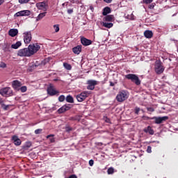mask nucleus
<instances>
[{
  "label": "nucleus",
  "mask_w": 178,
  "mask_h": 178,
  "mask_svg": "<svg viewBox=\"0 0 178 178\" xmlns=\"http://www.w3.org/2000/svg\"><path fill=\"white\" fill-rule=\"evenodd\" d=\"M8 34L10 37H16V35L19 34V30L16 29H10Z\"/></svg>",
  "instance_id": "obj_17"
},
{
  "label": "nucleus",
  "mask_w": 178,
  "mask_h": 178,
  "mask_svg": "<svg viewBox=\"0 0 178 178\" xmlns=\"http://www.w3.org/2000/svg\"><path fill=\"white\" fill-rule=\"evenodd\" d=\"M54 30H55V32H56V33H58V32L59 31V30H60V29H59V25H54Z\"/></svg>",
  "instance_id": "obj_36"
},
{
  "label": "nucleus",
  "mask_w": 178,
  "mask_h": 178,
  "mask_svg": "<svg viewBox=\"0 0 178 178\" xmlns=\"http://www.w3.org/2000/svg\"><path fill=\"white\" fill-rule=\"evenodd\" d=\"M152 120H154V123L156 124H161V123H163V122H166L169 119L168 116L163 117H152Z\"/></svg>",
  "instance_id": "obj_7"
},
{
  "label": "nucleus",
  "mask_w": 178,
  "mask_h": 178,
  "mask_svg": "<svg viewBox=\"0 0 178 178\" xmlns=\"http://www.w3.org/2000/svg\"><path fill=\"white\" fill-rule=\"evenodd\" d=\"M70 104H65L61 108H60L57 112L58 113H64V112H66V111H69L70 109Z\"/></svg>",
  "instance_id": "obj_14"
},
{
  "label": "nucleus",
  "mask_w": 178,
  "mask_h": 178,
  "mask_svg": "<svg viewBox=\"0 0 178 178\" xmlns=\"http://www.w3.org/2000/svg\"><path fill=\"white\" fill-rule=\"evenodd\" d=\"M42 133V129H38L35 130V134H41Z\"/></svg>",
  "instance_id": "obj_34"
},
{
  "label": "nucleus",
  "mask_w": 178,
  "mask_h": 178,
  "mask_svg": "<svg viewBox=\"0 0 178 178\" xmlns=\"http://www.w3.org/2000/svg\"><path fill=\"white\" fill-rule=\"evenodd\" d=\"M155 8V3H152L149 6V9H154Z\"/></svg>",
  "instance_id": "obj_43"
},
{
  "label": "nucleus",
  "mask_w": 178,
  "mask_h": 178,
  "mask_svg": "<svg viewBox=\"0 0 178 178\" xmlns=\"http://www.w3.org/2000/svg\"><path fill=\"white\" fill-rule=\"evenodd\" d=\"M154 72L156 74H162L165 72V67L161 60H156L154 64Z\"/></svg>",
  "instance_id": "obj_3"
},
{
  "label": "nucleus",
  "mask_w": 178,
  "mask_h": 178,
  "mask_svg": "<svg viewBox=\"0 0 178 178\" xmlns=\"http://www.w3.org/2000/svg\"><path fill=\"white\" fill-rule=\"evenodd\" d=\"M31 32H25L24 33V41L25 44H30L31 42Z\"/></svg>",
  "instance_id": "obj_12"
},
{
  "label": "nucleus",
  "mask_w": 178,
  "mask_h": 178,
  "mask_svg": "<svg viewBox=\"0 0 178 178\" xmlns=\"http://www.w3.org/2000/svg\"><path fill=\"white\" fill-rule=\"evenodd\" d=\"M87 90H95V86L98 85V82L95 80H88L87 81Z\"/></svg>",
  "instance_id": "obj_10"
},
{
  "label": "nucleus",
  "mask_w": 178,
  "mask_h": 178,
  "mask_svg": "<svg viewBox=\"0 0 178 178\" xmlns=\"http://www.w3.org/2000/svg\"><path fill=\"white\" fill-rule=\"evenodd\" d=\"M31 15V11L29 10H24L17 12L15 14V17H19L20 16H30Z\"/></svg>",
  "instance_id": "obj_11"
},
{
  "label": "nucleus",
  "mask_w": 178,
  "mask_h": 178,
  "mask_svg": "<svg viewBox=\"0 0 178 178\" xmlns=\"http://www.w3.org/2000/svg\"><path fill=\"white\" fill-rule=\"evenodd\" d=\"M125 79L127 80H131L132 83H134L136 86H140L141 80L138 78V75L135 74H128L124 76Z\"/></svg>",
  "instance_id": "obj_2"
},
{
  "label": "nucleus",
  "mask_w": 178,
  "mask_h": 178,
  "mask_svg": "<svg viewBox=\"0 0 178 178\" xmlns=\"http://www.w3.org/2000/svg\"><path fill=\"white\" fill-rule=\"evenodd\" d=\"M65 99L67 102H69V104H74V99H73L72 95H67Z\"/></svg>",
  "instance_id": "obj_25"
},
{
  "label": "nucleus",
  "mask_w": 178,
  "mask_h": 178,
  "mask_svg": "<svg viewBox=\"0 0 178 178\" xmlns=\"http://www.w3.org/2000/svg\"><path fill=\"white\" fill-rule=\"evenodd\" d=\"M12 141H13V143L17 147H19V145H22V140H20V138H19V137L16 135H15L12 137Z\"/></svg>",
  "instance_id": "obj_15"
},
{
  "label": "nucleus",
  "mask_w": 178,
  "mask_h": 178,
  "mask_svg": "<svg viewBox=\"0 0 178 178\" xmlns=\"http://www.w3.org/2000/svg\"><path fill=\"white\" fill-rule=\"evenodd\" d=\"M46 15H47V12L40 13L36 18L37 22H39V20H41V19H43L44 17H45Z\"/></svg>",
  "instance_id": "obj_26"
},
{
  "label": "nucleus",
  "mask_w": 178,
  "mask_h": 178,
  "mask_svg": "<svg viewBox=\"0 0 178 178\" xmlns=\"http://www.w3.org/2000/svg\"><path fill=\"white\" fill-rule=\"evenodd\" d=\"M143 2L145 3H151V2H152V0H143Z\"/></svg>",
  "instance_id": "obj_45"
},
{
  "label": "nucleus",
  "mask_w": 178,
  "mask_h": 178,
  "mask_svg": "<svg viewBox=\"0 0 178 178\" xmlns=\"http://www.w3.org/2000/svg\"><path fill=\"white\" fill-rule=\"evenodd\" d=\"M72 51L76 55H80V52H81V46L78 45L72 48Z\"/></svg>",
  "instance_id": "obj_21"
},
{
  "label": "nucleus",
  "mask_w": 178,
  "mask_h": 178,
  "mask_svg": "<svg viewBox=\"0 0 178 178\" xmlns=\"http://www.w3.org/2000/svg\"><path fill=\"white\" fill-rule=\"evenodd\" d=\"M41 47L38 44H29L28 46V48H24L18 50L17 51V56L21 57H30L33 56L34 54H37L38 51H40V49Z\"/></svg>",
  "instance_id": "obj_1"
},
{
  "label": "nucleus",
  "mask_w": 178,
  "mask_h": 178,
  "mask_svg": "<svg viewBox=\"0 0 178 178\" xmlns=\"http://www.w3.org/2000/svg\"><path fill=\"white\" fill-rule=\"evenodd\" d=\"M81 42L85 47H88V45H91V44H92V41L91 40L87 39L86 38H81Z\"/></svg>",
  "instance_id": "obj_16"
},
{
  "label": "nucleus",
  "mask_w": 178,
  "mask_h": 178,
  "mask_svg": "<svg viewBox=\"0 0 178 178\" xmlns=\"http://www.w3.org/2000/svg\"><path fill=\"white\" fill-rule=\"evenodd\" d=\"M67 178H77V175H70L69 177H67Z\"/></svg>",
  "instance_id": "obj_47"
},
{
  "label": "nucleus",
  "mask_w": 178,
  "mask_h": 178,
  "mask_svg": "<svg viewBox=\"0 0 178 178\" xmlns=\"http://www.w3.org/2000/svg\"><path fill=\"white\" fill-rule=\"evenodd\" d=\"M108 175H113L115 173V169L112 167L109 168L107 170Z\"/></svg>",
  "instance_id": "obj_29"
},
{
  "label": "nucleus",
  "mask_w": 178,
  "mask_h": 178,
  "mask_svg": "<svg viewBox=\"0 0 178 178\" xmlns=\"http://www.w3.org/2000/svg\"><path fill=\"white\" fill-rule=\"evenodd\" d=\"M10 105H6L5 104H1V108L3 109V111H8L9 109V107Z\"/></svg>",
  "instance_id": "obj_30"
},
{
  "label": "nucleus",
  "mask_w": 178,
  "mask_h": 178,
  "mask_svg": "<svg viewBox=\"0 0 178 178\" xmlns=\"http://www.w3.org/2000/svg\"><path fill=\"white\" fill-rule=\"evenodd\" d=\"M89 165H90V166H93L94 165V160H90Z\"/></svg>",
  "instance_id": "obj_44"
},
{
  "label": "nucleus",
  "mask_w": 178,
  "mask_h": 178,
  "mask_svg": "<svg viewBox=\"0 0 178 178\" xmlns=\"http://www.w3.org/2000/svg\"><path fill=\"white\" fill-rule=\"evenodd\" d=\"M90 9H91V10H92V9H93V8H92V7H90Z\"/></svg>",
  "instance_id": "obj_53"
},
{
  "label": "nucleus",
  "mask_w": 178,
  "mask_h": 178,
  "mask_svg": "<svg viewBox=\"0 0 178 178\" xmlns=\"http://www.w3.org/2000/svg\"><path fill=\"white\" fill-rule=\"evenodd\" d=\"M105 122H106V123H111V119H109V118H105Z\"/></svg>",
  "instance_id": "obj_48"
},
{
  "label": "nucleus",
  "mask_w": 178,
  "mask_h": 178,
  "mask_svg": "<svg viewBox=\"0 0 178 178\" xmlns=\"http://www.w3.org/2000/svg\"><path fill=\"white\" fill-rule=\"evenodd\" d=\"M147 152L148 154H151V152H152V147H151V146H147Z\"/></svg>",
  "instance_id": "obj_37"
},
{
  "label": "nucleus",
  "mask_w": 178,
  "mask_h": 178,
  "mask_svg": "<svg viewBox=\"0 0 178 178\" xmlns=\"http://www.w3.org/2000/svg\"><path fill=\"white\" fill-rule=\"evenodd\" d=\"M67 13H68V15H72V13H73V9H68Z\"/></svg>",
  "instance_id": "obj_46"
},
{
  "label": "nucleus",
  "mask_w": 178,
  "mask_h": 178,
  "mask_svg": "<svg viewBox=\"0 0 178 178\" xmlns=\"http://www.w3.org/2000/svg\"><path fill=\"white\" fill-rule=\"evenodd\" d=\"M36 8H38L39 10L47 12L48 9V4H47V2L45 1L39 2L36 3Z\"/></svg>",
  "instance_id": "obj_8"
},
{
  "label": "nucleus",
  "mask_w": 178,
  "mask_h": 178,
  "mask_svg": "<svg viewBox=\"0 0 178 178\" xmlns=\"http://www.w3.org/2000/svg\"><path fill=\"white\" fill-rule=\"evenodd\" d=\"M115 21V17H113V15H106L104 17V22H114Z\"/></svg>",
  "instance_id": "obj_20"
},
{
  "label": "nucleus",
  "mask_w": 178,
  "mask_h": 178,
  "mask_svg": "<svg viewBox=\"0 0 178 178\" xmlns=\"http://www.w3.org/2000/svg\"><path fill=\"white\" fill-rule=\"evenodd\" d=\"M0 127H1V122H0Z\"/></svg>",
  "instance_id": "obj_54"
},
{
  "label": "nucleus",
  "mask_w": 178,
  "mask_h": 178,
  "mask_svg": "<svg viewBox=\"0 0 178 178\" xmlns=\"http://www.w3.org/2000/svg\"><path fill=\"white\" fill-rule=\"evenodd\" d=\"M0 67H2L3 69H5V67H6V63L1 62L0 63Z\"/></svg>",
  "instance_id": "obj_39"
},
{
  "label": "nucleus",
  "mask_w": 178,
  "mask_h": 178,
  "mask_svg": "<svg viewBox=\"0 0 178 178\" xmlns=\"http://www.w3.org/2000/svg\"><path fill=\"white\" fill-rule=\"evenodd\" d=\"M47 94L51 97H54V95H56V94H59V91L56 90L55 88H54V85L50 84L47 88Z\"/></svg>",
  "instance_id": "obj_9"
},
{
  "label": "nucleus",
  "mask_w": 178,
  "mask_h": 178,
  "mask_svg": "<svg viewBox=\"0 0 178 178\" xmlns=\"http://www.w3.org/2000/svg\"><path fill=\"white\" fill-rule=\"evenodd\" d=\"M102 26L103 27H106V29H112V27H113V23L103 22Z\"/></svg>",
  "instance_id": "obj_22"
},
{
  "label": "nucleus",
  "mask_w": 178,
  "mask_h": 178,
  "mask_svg": "<svg viewBox=\"0 0 178 178\" xmlns=\"http://www.w3.org/2000/svg\"><path fill=\"white\" fill-rule=\"evenodd\" d=\"M140 108L139 107H136L135 108V114L136 115H138V113H140Z\"/></svg>",
  "instance_id": "obj_38"
},
{
  "label": "nucleus",
  "mask_w": 178,
  "mask_h": 178,
  "mask_svg": "<svg viewBox=\"0 0 178 178\" xmlns=\"http://www.w3.org/2000/svg\"><path fill=\"white\" fill-rule=\"evenodd\" d=\"M90 94H91V92L83 91L80 94L77 95L76 96V98L78 102H83V101H84L86 98H88V97H90Z\"/></svg>",
  "instance_id": "obj_6"
},
{
  "label": "nucleus",
  "mask_w": 178,
  "mask_h": 178,
  "mask_svg": "<svg viewBox=\"0 0 178 178\" xmlns=\"http://www.w3.org/2000/svg\"><path fill=\"white\" fill-rule=\"evenodd\" d=\"M65 95H61L60 96H59L58 97V101L59 102H63V101H65Z\"/></svg>",
  "instance_id": "obj_32"
},
{
  "label": "nucleus",
  "mask_w": 178,
  "mask_h": 178,
  "mask_svg": "<svg viewBox=\"0 0 178 178\" xmlns=\"http://www.w3.org/2000/svg\"><path fill=\"white\" fill-rule=\"evenodd\" d=\"M63 66L67 70H72V65L67 63H64Z\"/></svg>",
  "instance_id": "obj_27"
},
{
  "label": "nucleus",
  "mask_w": 178,
  "mask_h": 178,
  "mask_svg": "<svg viewBox=\"0 0 178 178\" xmlns=\"http://www.w3.org/2000/svg\"><path fill=\"white\" fill-rule=\"evenodd\" d=\"M54 134H50L47 136V138H49L50 143H54L55 141V138H54Z\"/></svg>",
  "instance_id": "obj_28"
},
{
  "label": "nucleus",
  "mask_w": 178,
  "mask_h": 178,
  "mask_svg": "<svg viewBox=\"0 0 178 178\" xmlns=\"http://www.w3.org/2000/svg\"><path fill=\"white\" fill-rule=\"evenodd\" d=\"M143 131L145 133H148L149 134H150V136H154L155 131H154V129H152V127H151V126H148L147 128H145L143 129Z\"/></svg>",
  "instance_id": "obj_18"
},
{
  "label": "nucleus",
  "mask_w": 178,
  "mask_h": 178,
  "mask_svg": "<svg viewBox=\"0 0 178 178\" xmlns=\"http://www.w3.org/2000/svg\"><path fill=\"white\" fill-rule=\"evenodd\" d=\"M148 112H154L155 111V109H154V108L152 107H147V108Z\"/></svg>",
  "instance_id": "obj_40"
},
{
  "label": "nucleus",
  "mask_w": 178,
  "mask_h": 178,
  "mask_svg": "<svg viewBox=\"0 0 178 178\" xmlns=\"http://www.w3.org/2000/svg\"><path fill=\"white\" fill-rule=\"evenodd\" d=\"M2 104H3V100L1 98H0V104L2 105Z\"/></svg>",
  "instance_id": "obj_52"
},
{
  "label": "nucleus",
  "mask_w": 178,
  "mask_h": 178,
  "mask_svg": "<svg viewBox=\"0 0 178 178\" xmlns=\"http://www.w3.org/2000/svg\"><path fill=\"white\" fill-rule=\"evenodd\" d=\"M3 2H5L4 0H0V6L3 3Z\"/></svg>",
  "instance_id": "obj_51"
},
{
  "label": "nucleus",
  "mask_w": 178,
  "mask_h": 178,
  "mask_svg": "<svg viewBox=\"0 0 178 178\" xmlns=\"http://www.w3.org/2000/svg\"><path fill=\"white\" fill-rule=\"evenodd\" d=\"M144 36L145 38H152L154 37V33H152V31L146 30L144 32Z\"/></svg>",
  "instance_id": "obj_19"
},
{
  "label": "nucleus",
  "mask_w": 178,
  "mask_h": 178,
  "mask_svg": "<svg viewBox=\"0 0 178 178\" xmlns=\"http://www.w3.org/2000/svg\"><path fill=\"white\" fill-rule=\"evenodd\" d=\"M19 90H20L21 92H26V91H27V87L22 86L19 88Z\"/></svg>",
  "instance_id": "obj_31"
},
{
  "label": "nucleus",
  "mask_w": 178,
  "mask_h": 178,
  "mask_svg": "<svg viewBox=\"0 0 178 178\" xmlns=\"http://www.w3.org/2000/svg\"><path fill=\"white\" fill-rule=\"evenodd\" d=\"M129 98V92L126 90H122L118 92L116 96V99L118 102H123Z\"/></svg>",
  "instance_id": "obj_4"
},
{
  "label": "nucleus",
  "mask_w": 178,
  "mask_h": 178,
  "mask_svg": "<svg viewBox=\"0 0 178 178\" xmlns=\"http://www.w3.org/2000/svg\"><path fill=\"white\" fill-rule=\"evenodd\" d=\"M104 1L106 3H111V2H112V0H104Z\"/></svg>",
  "instance_id": "obj_49"
},
{
  "label": "nucleus",
  "mask_w": 178,
  "mask_h": 178,
  "mask_svg": "<svg viewBox=\"0 0 178 178\" xmlns=\"http://www.w3.org/2000/svg\"><path fill=\"white\" fill-rule=\"evenodd\" d=\"M143 118L145 119V120H152V118H149L148 116H143Z\"/></svg>",
  "instance_id": "obj_42"
},
{
  "label": "nucleus",
  "mask_w": 178,
  "mask_h": 178,
  "mask_svg": "<svg viewBox=\"0 0 178 178\" xmlns=\"http://www.w3.org/2000/svg\"><path fill=\"white\" fill-rule=\"evenodd\" d=\"M19 47H22V42L18 41L15 44L11 45L13 49H17Z\"/></svg>",
  "instance_id": "obj_24"
},
{
  "label": "nucleus",
  "mask_w": 178,
  "mask_h": 178,
  "mask_svg": "<svg viewBox=\"0 0 178 178\" xmlns=\"http://www.w3.org/2000/svg\"><path fill=\"white\" fill-rule=\"evenodd\" d=\"M5 49L6 51H10V44H6Z\"/></svg>",
  "instance_id": "obj_41"
},
{
  "label": "nucleus",
  "mask_w": 178,
  "mask_h": 178,
  "mask_svg": "<svg viewBox=\"0 0 178 178\" xmlns=\"http://www.w3.org/2000/svg\"><path fill=\"white\" fill-rule=\"evenodd\" d=\"M73 130V128L70 127H65V131L67 133H70V131H72Z\"/></svg>",
  "instance_id": "obj_33"
},
{
  "label": "nucleus",
  "mask_w": 178,
  "mask_h": 178,
  "mask_svg": "<svg viewBox=\"0 0 178 178\" xmlns=\"http://www.w3.org/2000/svg\"><path fill=\"white\" fill-rule=\"evenodd\" d=\"M109 83H110V86H111V87L115 86V83H114L113 82L110 81Z\"/></svg>",
  "instance_id": "obj_50"
},
{
  "label": "nucleus",
  "mask_w": 178,
  "mask_h": 178,
  "mask_svg": "<svg viewBox=\"0 0 178 178\" xmlns=\"http://www.w3.org/2000/svg\"><path fill=\"white\" fill-rule=\"evenodd\" d=\"M12 87L16 91H19L20 90V87H22V82L15 80L12 82Z\"/></svg>",
  "instance_id": "obj_13"
},
{
  "label": "nucleus",
  "mask_w": 178,
  "mask_h": 178,
  "mask_svg": "<svg viewBox=\"0 0 178 178\" xmlns=\"http://www.w3.org/2000/svg\"><path fill=\"white\" fill-rule=\"evenodd\" d=\"M111 8L109 7H105L103 9V13L102 15L103 16H107L108 14L111 13Z\"/></svg>",
  "instance_id": "obj_23"
},
{
  "label": "nucleus",
  "mask_w": 178,
  "mask_h": 178,
  "mask_svg": "<svg viewBox=\"0 0 178 178\" xmlns=\"http://www.w3.org/2000/svg\"><path fill=\"white\" fill-rule=\"evenodd\" d=\"M0 94L2 97H12L13 95V90L9 87H6L0 90Z\"/></svg>",
  "instance_id": "obj_5"
},
{
  "label": "nucleus",
  "mask_w": 178,
  "mask_h": 178,
  "mask_svg": "<svg viewBox=\"0 0 178 178\" xmlns=\"http://www.w3.org/2000/svg\"><path fill=\"white\" fill-rule=\"evenodd\" d=\"M30 2V0H19V3H29Z\"/></svg>",
  "instance_id": "obj_35"
}]
</instances>
